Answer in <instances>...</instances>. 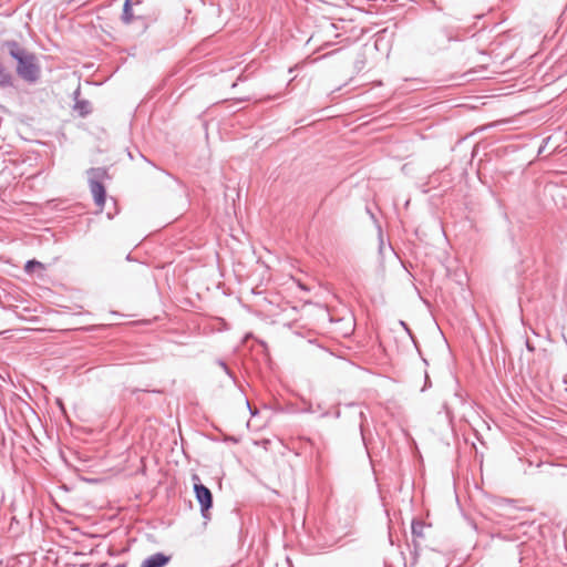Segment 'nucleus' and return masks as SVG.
Returning a JSON list of instances; mask_svg holds the SVG:
<instances>
[{
  "label": "nucleus",
  "instance_id": "obj_1",
  "mask_svg": "<svg viewBox=\"0 0 567 567\" xmlns=\"http://www.w3.org/2000/svg\"><path fill=\"white\" fill-rule=\"evenodd\" d=\"M4 47L9 54L17 61V74L27 82H35L41 73L37 56L16 41L6 42Z\"/></svg>",
  "mask_w": 567,
  "mask_h": 567
},
{
  "label": "nucleus",
  "instance_id": "obj_2",
  "mask_svg": "<svg viewBox=\"0 0 567 567\" xmlns=\"http://www.w3.org/2000/svg\"><path fill=\"white\" fill-rule=\"evenodd\" d=\"M90 189L97 206V212L101 213L104 209L106 192L103 185L104 181L109 178L107 171L105 168H91L87 171Z\"/></svg>",
  "mask_w": 567,
  "mask_h": 567
},
{
  "label": "nucleus",
  "instance_id": "obj_3",
  "mask_svg": "<svg viewBox=\"0 0 567 567\" xmlns=\"http://www.w3.org/2000/svg\"><path fill=\"white\" fill-rule=\"evenodd\" d=\"M194 481V492L196 499L200 506V512L204 516L207 515V512L212 508L213 505V495L209 488L199 483V477L197 475L193 476Z\"/></svg>",
  "mask_w": 567,
  "mask_h": 567
},
{
  "label": "nucleus",
  "instance_id": "obj_4",
  "mask_svg": "<svg viewBox=\"0 0 567 567\" xmlns=\"http://www.w3.org/2000/svg\"><path fill=\"white\" fill-rule=\"evenodd\" d=\"M169 560V557L163 554H155L147 559H145L141 567H164Z\"/></svg>",
  "mask_w": 567,
  "mask_h": 567
},
{
  "label": "nucleus",
  "instance_id": "obj_5",
  "mask_svg": "<svg viewBox=\"0 0 567 567\" xmlns=\"http://www.w3.org/2000/svg\"><path fill=\"white\" fill-rule=\"evenodd\" d=\"M24 270L28 272V274H38L39 276H42L44 270H45V267L42 262L40 261H37V260H30L27 262L25 267H24Z\"/></svg>",
  "mask_w": 567,
  "mask_h": 567
},
{
  "label": "nucleus",
  "instance_id": "obj_6",
  "mask_svg": "<svg viewBox=\"0 0 567 567\" xmlns=\"http://www.w3.org/2000/svg\"><path fill=\"white\" fill-rule=\"evenodd\" d=\"M12 84V74L10 71L0 62V86H9Z\"/></svg>",
  "mask_w": 567,
  "mask_h": 567
}]
</instances>
